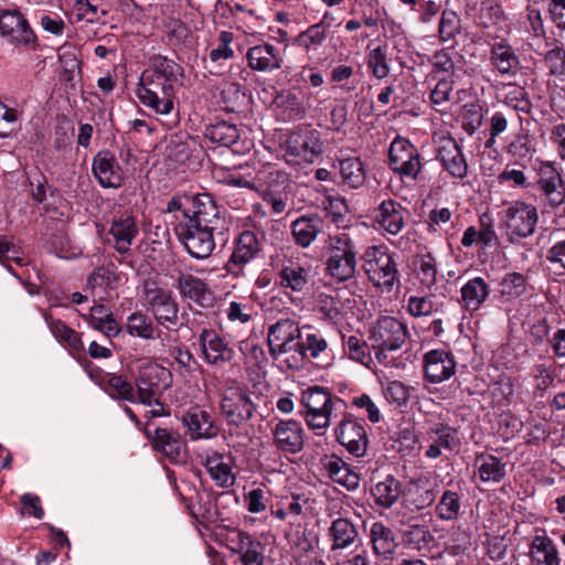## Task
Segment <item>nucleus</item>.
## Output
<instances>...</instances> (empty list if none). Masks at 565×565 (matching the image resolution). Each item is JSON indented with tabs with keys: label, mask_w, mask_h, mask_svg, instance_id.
Returning <instances> with one entry per match:
<instances>
[{
	"label": "nucleus",
	"mask_w": 565,
	"mask_h": 565,
	"mask_svg": "<svg viewBox=\"0 0 565 565\" xmlns=\"http://www.w3.org/2000/svg\"><path fill=\"white\" fill-rule=\"evenodd\" d=\"M181 67L172 60L156 55L145 70L136 88L139 102L157 115H169L174 108V85L181 75Z\"/></svg>",
	"instance_id": "f257e3e1"
},
{
	"label": "nucleus",
	"mask_w": 565,
	"mask_h": 565,
	"mask_svg": "<svg viewBox=\"0 0 565 565\" xmlns=\"http://www.w3.org/2000/svg\"><path fill=\"white\" fill-rule=\"evenodd\" d=\"M192 218L186 217L177 224L175 233L188 253L198 259L209 257L215 248L213 230L217 218V207L209 194H203Z\"/></svg>",
	"instance_id": "f03ea898"
},
{
	"label": "nucleus",
	"mask_w": 565,
	"mask_h": 565,
	"mask_svg": "<svg viewBox=\"0 0 565 565\" xmlns=\"http://www.w3.org/2000/svg\"><path fill=\"white\" fill-rule=\"evenodd\" d=\"M302 328L290 318H281L268 327L267 343L270 356L288 370L303 367L300 350Z\"/></svg>",
	"instance_id": "7ed1b4c3"
},
{
	"label": "nucleus",
	"mask_w": 565,
	"mask_h": 565,
	"mask_svg": "<svg viewBox=\"0 0 565 565\" xmlns=\"http://www.w3.org/2000/svg\"><path fill=\"white\" fill-rule=\"evenodd\" d=\"M326 248L329 252L326 264L327 274L337 281L353 278L358 264V249L351 236L345 232L329 234Z\"/></svg>",
	"instance_id": "20e7f679"
},
{
	"label": "nucleus",
	"mask_w": 565,
	"mask_h": 565,
	"mask_svg": "<svg viewBox=\"0 0 565 565\" xmlns=\"http://www.w3.org/2000/svg\"><path fill=\"white\" fill-rule=\"evenodd\" d=\"M342 401L334 397L327 388L311 386L301 393L302 412L307 426L317 436H323L330 426L331 416L337 404Z\"/></svg>",
	"instance_id": "39448f33"
},
{
	"label": "nucleus",
	"mask_w": 565,
	"mask_h": 565,
	"mask_svg": "<svg viewBox=\"0 0 565 565\" xmlns=\"http://www.w3.org/2000/svg\"><path fill=\"white\" fill-rule=\"evenodd\" d=\"M281 148L284 159L290 166L312 163L323 152L320 132L308 128L290 132Z\"/></svg>",
	"instance_id": "423d86ee"
},
{
	"label": "nucleus",
	"mask_w": 565,
	"mask_h": 565,
	"mask_svg": "<svg viewBox=\"0 0 565 565\" xmlns=\"http://www.w3.org/2000/svg\"><path fill=\"white\" fill-rule=\"evenodd\" d=\"M363 270L376 287L391 289L397 280V265L394 255L383 245L369 246L363 256Z\"/></svg>",
	"instance_id": "0eeeda50"
},
{
	"label": "nucleus",
	"mask_w": 565,
	"mask_h": 565,
	"mask_svg": "<svg viewBox=\"0 0 565 565\" xmlns=\"http://www.w3.org/2000/svg\"><path fill=\"white\" fill-rule=\"evenodd\" d=\"M507 235L510 242L531 236L539 222L535 205L524 201H513L501 212Z\"/></svg>",
	"instance_id": "6e6552de"
},
{
	"label": "nucleus",
	"mask_w": 565,
	"mask_h": 565,
	"mask_svg": "<svg viewBox=\"0 0 565 565\" xmlns=\"http://www.w3.org/2000/svg\"><path fill=\"white\" fill-rule=\"evenodd\" d=\"M171 384V372L157 362L145 360L138 365L136 386L140 403L152 405L156 401V396L170 387Z\"/></svg>",
	"instance_id": "1a4fd4ad"
},
{
	"label": "nucleus",
	"mask_w": 565,
	"mask_h": 565,
	"mask_svg": "<svg viewBox=\"0 0 565 565\" xmlns=\"http://www.w3.org/2000/svg\"><path fill=\"white\" fill-rule=\"evenodd\" d=\"M0 36L14 49L38 45V36L24 14L17 9L0 11Z\"/></svg>",
	"instance_id": "9d476101"
},
{
	"label": "nucleus",
	"mask_w": 565,
	"mask_h": 565,
	"mask_svg": "<svg viewBox=\"0 0 565 565\" xmlns=\"http://www.w3.org/2000/svg\"><path fill=\"white\" fill-rule=\"evenodd\" d=\"M255 408L250 394L244 387L232 385L224 388L221 412L230 425L239 426L249 420Z\"/></svg>",
	"instance_id": "9b49d317"
},
{
	"label": "nucleus",
	"mask_w": 565,
	"mask_h": 565,
	"mask_svg": "<svg viewBox=\"0 0 565 565\" xmlns=\"http://www.w3.org/2000/svg\"><path fill=\"white\" fill-rule=\"evenodd\" d=\"M390 164L401 177L414 180L422 169L420 154L414 145L398 137L390 147Z\"/></svg>",
	"instance_id": "f8f14e48"
},
{
	"label": "nucleus",
	"mask_w": 565,
	"mask_h": 565,
	"mask_svg": "<svg viewBox=\"0 0 565 565\" xmlns=\"http://www.w3.org/2000/svg\"><path fill=\"white\" fill-rule=\"evenodd\" d=\"M145 300L147 309L159 324L169 328L178 323L179 305L170 290L147 287Z\"/></svg>",
	"instance_id": "ddd939ff"
},
{
	"label": "nucleus",
	"mask_w": 565,
	"mask_h": 565,
	"mask_svg": "<svg viewBox=\"0 0 565 565\" xmlns=\"http://www.w3.org/2000/svg\"><path fill=\"white\" fill-rule=\"evenodd\" d=\"M409 215L407 207L393 200H383L373 212V223L386 235L397 236L406 225Z\"/></svg>",
	"instance_id": "4468645a"
},
{
	"label": "nucleus",
	"mask_w": 565,
	"mask_h": 565,
	"mask_svg": "<svg viewBox=\"0 0 565 565\" xmlns=\"http://www.w3.org/2000/svg\"><path fill=\"white\" fill-rule=\"evenodd\" d=\"M407 338V326L391 316L381 317L371 332V340L374 344L388 350H399Z\"/></svg>",
	"instance_id": "2eb2a0df"
},
{
	"label": "nucleus",
	"mask_w": 565,
	"mask_h": 565,
	"mask_svg": "<svg viewBox=\"0 0 565 565\" xmlns=\"http://www.w3.org/2000/svg\"><path fill=\"white\" fill-rule=\"evenodd\" d=\"M537 188L550 205L558 206L565 202V182L553 162H541L536 168Z\"/></svg>",
	"instance_id": "dca6fc26"
},
{
	"label": "nucleus",
	"mask_w": 565,
	"mask_h": 565,
	"mask_svg": "<svg viewBox=\"0 0 565 565\" xmlns=\"http://www.w3.org/2000/svg\"><path fill=\"white\" fill-rule=\"evenodd\" d=\"M337 440L354 457H362L367 449V434L362 422L344 418L335 428Z\"/></svg>",
	"instance_id": "f3484780"
},
{
	"label": "nucleus",
	"mask_w": 565,
	"mask_h": 565,
	"mask_svg": "<svg viewBox=\"0 0 565 565\" xmlns=\"http://www.w3.org/2000/svg\"><path fill=\"white\" fill-rule=\"evenodd\" d=\"M260 253V243L252 231H244L235 241V247L226 265L230 273L238 276L244 266L254 260Z\"/></svg>",
	"instance_id": "a211bd4d"
},
{
	"label": "nucleus",
	"mask_w": 565,
	"mask_h": 565,
	"mask_svg": "<svg viewBox=\"0 0 565 565\" xmlns=\"http://www.w3.org/2000/svg\"><path fill=\"white\" fill-rule=\"evenodd\" d=\"M138 233L139 228L136 217L129 214H121L111 220L108 231L109 242L116 252L124 255L130 250Z\"/></svg>",
	"instance_id": "6ab92c4d"
},
{
	"label": "nucleus",
	"mask_w": 565,
	"mask_h": 565,
	"mask_svg": "<svg viewBox=\"0 0 565 565\" xmlns=\"http://www.w3.org/2000/svg\"><path fill=\"white\" fill-rule=\"evenodd\" d=\"M302 332L299 351L303 354V364L307 356L316 360L319 365L329 364L332 360V353L322 332L310 326L302 327Z\"/></svg>",
	"instance_id": "aec40b11"
},
{
	"label": "nucleus",
	"mask_w": 565,
	"mask_h": 565,
	"mask_svg": "<svg viewBox=\"0 0 565 565\" xmlns=\"http://www.w3.org/2000/svg\"><path fill=\"white\" fill-rule=\"evenodd\" d=\"M273 436L275 446L284 452L296 454L303 447V428L295 419L278 422Z\"/></svg>",
	"instance_id": "412c9836"
},
{
	"label": "nucleus",
	"mask_w": 565,
	"mask_h": 565,
	"mask_svg": "<svg viewBox=\"0 0 565 565\" xmlns=\"http://www.w3.org/2000/svg\"><path fill=\"white\" fill-rule=\"evenodd\" d=\"M246 58L252 70L264 73L279 70L284 63L281 50L270 43H263L248 49Z\"/></svg>",
	"instance_id": "4be33fe9"
},
{
	"label": "nucleus",
	"mask_w": 565,
	"mask_h": 565,
	"mask_svg": "<svg viewBox=\"0 0 565 565\" xmlns=\"http://www.w3.org/2000/svg\"><path fill=\"white\" fill-rule=\"evenodd\" d=\"M437 158L451 177L463 179L468 174L467 160L455 139L444 138L440 140Z\"/></svg>",
	"instance_id": "5701e85b"
},
{
	"label": "nucleus",
	"mask_w": 565,
	"mask_h": 565,
	"mask_svg": "<svg viewBox=\"0 0 565 565\" xmlns=\"http://www.w3.org/2000/svg\"><path fill=\"white\" fill-rule=\"evenodd\" d=\"M425 374L430 383H441L450 379L456 371L454 355L444 350H431L424 356Z\"/></svg>",
	"instance_id": "b1692460"
},
{
	"label": "nucleus",
	"mask_w": 565,
	"mask_h": 565,
	"mask_svg": "<svg viewBox=\"0 0 565 565\" xmlns=\"http://www.w3.org/2000/svg\"><path fill=\"white\" fill-rule=\"evenodd\" d=\"M426 440L429 443L426 457L438 458L443 448L452 449L457 445V430L443 422L430 423L426 430Z\"/></svg>",
	"instance_id": "393cba45"
},
{
	"label": "nucleus",
	"mask_w": 565,
	"mask_h": 565,
	"mask_svg": "<svg viewBox=\"0 0 565 565\" xmlns=\"http://www.w3.org/2000/svg\"><path fill=\"white\" fill-rule=\"evenodd\" d=\"M93 173L104 188H119L124 173L114 154L98 152L93 160Z\"/></svg>",
	"instance_id": "a878e982"
},
{
	"label": "nucleus",
	"mask_w": 565,
	"mask_h": 565,
	"mask_svg": "<svg viewBox=\"0 0 565 565\" xmlns=\"http://www.w3.org/2000/svg\"><path fill=\"white\" fill-rule=\"evenodd\" d=\"M204 359L213 365H221L232 360L233 350L214 330L203 329L200 334Z\"/></svg>",
	"instance_id": "bb28decb"
},
{
	"label": "nucleus",
	"mask_w": 565,
	"mask_h": 565,
	"mask_svg": "<svg viewBox=\"0 0 565 565\" xmlns=\"http://www.w3.org/2000/svg\"><path fill=\"white\" fill-rule=\"evenodd\" d=\"M280 287L294 292H302L309 281V269L291 259L282 260L277 270Z\"/></svg>",
	"instance_id": "cd10ccee"
},
{
	"label": "nucleus",
	"mask_w": 565,
	"mask_h": 565,
	"mask_svg": "<svg viewBox=\"0 0 565 565\" xmlns=\"http://www.w3.org/2000/svg\"><path fill=\"white\" fill-rule=\"evenodd\" d=\"M323 221L316 214L301 215L291 222L290 231L294 242L302 247H309L322 231Z\"/></svg>",
	"instance_id": "c85d7f7f"
},
{
	"label": "nucleus",
	"mask_w": 565,
	"mask_h": 565,
	"mask_svg": "<svg viewBox=\"0 0 565 565\" xmlns=\"http://www.w3.org/2000/svg\"><path fill=\"white\" fill-rule=\"evenodd\" d=\"M373 372L382 387V394L388 404L396 407H402L407 404L413 391L412 386L397 380H391V375L384 370H373Z\"/></svg>",
	"instance_id": "c756f323"
},
{
	"label": "nucleus",
	"mask_w": 565,
	"mask_h": 565,
	"mask_svg": "<svg viewBox=\"0 0 565 565\" xmlns=\"http://www.w3.org/2000/svg\"><path fill=\"white\" fill-rule=\"evenodd\" d=\"M118 274L108 267H99L87 279V289L98 300H106L119 285Z\"/></svg>",
	"instance_id": "7c9ffc66"
},
{
	"label": "nucleus",
	"mask_w": 565,
	"mask_h": 565,
	"mask_svg": "<svg viewBox=\"0 0 565 565\" xmlns=\"http://www.w3.org/2000/svg\"><path fill=\"white\" fill-rule=\"evenodd\" d=\"M205 468L216 486L226 488L234 483L235 476L231 456L213 452L206 457Z\"/></svg>",
	"instance_id": "2f4dec72"
},
{
	"label": "nucleus",
	"mask_w": 565,
	"mask_h": 565,
	"mask_svg": "<svg viewBox=\"0 0 565 565\" xmlns=\"http://www.w3.org/2000/svg\"><path fill=\"white\" fill-rule=\"evenodd\" d=\"M461 306L467 311H477L490 295V287L482 277L469 279L460 289Z\"/></svg>",
	"instance_id": "473e14b6"
},
{
	"label": "nucleus",
	"mask_w": 565,
	"mask_h": 565,
	"mask_svg": "<svg viewBox=\"0 0 565 565\" xmlns=\"http://www.w3.org/2000/svg\"><path fill=\"white\" fill-rule=\"evenodd\" d=\"M370 540L374 554L385 559L390 558L398 546L392 529L382 522H374L371 525Z\"/></svg>",
	"instance_id": "72a5a7b5"
},
{
	"label": "nucleus",
	"mask_w": 565,
	"mask_h": 565,
	"mask_svg": "<svg viewBox=\"0 0 565 565\" xmlns=\"http://www.w3.org/2000/svg\"><path fill=\"white\" fill-rule=\"evenodd\" d=\"M491 65L501 74L513 76L520 68L514 50L507 43H495L490 50Z\"/></svg>",
	"instance_id": "f704fd0d"
},
{
	"label": "nucleus",
	"mask_w": 565,
	"mask_h": 565,
	"mask_svg": "<svg viewBox=\"0 0 565 565\" xmlns=\"http://www.w3.org/2000/svg\"><path fill=\"white\" fill-rule=\"evenodd\" d=\"M99 386L113 398L124 399L131 403L139 402L138 390L122 375L105 374L99 380Z\"/></svg>",
	"instance_id": "c9c22d12"
},
{
	"label": "nucleus",
	"mask_w": 565,
	"mask_h": 565,
	"mask_svg": "<svg viewBox=\"0 0 565 565\" xmlns=\"http://www.w3.org/2000/svg\"><path fill=\"white\" fill-rule=\"evenodd\" d=\"M154 448L162 452L171 461L182 459L184 441L178 433L166 428H157L153 437Z\"/></svg>",
	"instance_id": "e433bc0d"
},
{
	"label": "nucleus",
	"mask_w": 565,
	"mask_h": 565,
	"mask_svg": "<svg viewBox=\"0 0 565 565\" xmlns=\"http://www.w3.org/2000/svg\"><path fill=\"white\" fill-rule=\"evenodd\" d=\"M532 565H561L558 551L553 541L545 535H537L530 545Z\"/></svg>",
	"instance_id": "4c0bfd02"
},
{
	"label": "nucleus",
	"mask_w": 565,
	"mask_h": 565,
	"mask_svg": "<svg viewBox=\"0 0 565 565\" xmlns=\"http://www.w3.org/2000/svg\"><path fill=\"white\" fill-rule=\"evenodd\" d=\"M189 513L206 525L217 520L218 511L214 497H182Z\"/></svg>",
	"instance_id": "58836bf2"
},
{
	"label": "nucleus",
	"mask_w": 565,
	"mask_h": 565,
	"mask_svg": "<svg viewBox=\"0 0 565 565\" xmlns=\"http://www.w3.org/2000/svg\"><path fill=\"white\" fill-rule=\"evenodd\" d=\"M275 103L284 120H297L306 115V106L300 92L284 90L277 95Z\"/></svg>",
	"instance_id": "ea45409f"
},
{
	"label": "nucleus",
	"mask_w": 565,
	"mask_h": 565,
	"mask_svg": "<svg viewBox=\"0 0 565 565\" xmlns=\"http://www.w3.org/2000/svg\"><path fill=\"white\" fill-rule=\"evenodd\" d=\"M329 537L332 552L344 550L355 542L358 530L349 520L339 518L332 522L329 529Z\"/></svg>",
	"instance_id": "a19ab883"
},
{
	"label": "nucleus",
	"mask_w": 565,
	"mask_h": 565,
	"mask_svg": "<svg viewBox=\"0 0 565 565\" xmlns=\"http://www.w3.org/2000/svg\"><path fill=\"white\" fill-rule=\"evenodd\" d=\"M178 289L182 297L203 306L210 299V290L200 278L190 274H181L178 277Z\"/></svg>",
	"instance_id": "79ce46f5"
},
{
	"label": "nucleus",
	"mask_w": 565,
	"mask_h": 565,
	"mask_svg": "<svg viewBox=\"0 0 565 565\" xmlns=\"http://www.w3.org/2000/svg\"><path fill=\"white\" fill-rule=\"evenodd\" d=\"M204 136L212 143L227 148L236 146L241 139L237 127L226 121H218L207 126Z\"/></svg>",
	"instance_id": "37998d69"
},
{
	"label": "nucleus",
	"mask_w": 565,
	"mask_h": 565,
	"mask_svg": "<svg viewBox=\"0 0 565 565\" xmlns=\"http://www.w3.org/2000/svg\"><path fill=\"white\" fill-rule=\"evenodd\" d=\"M329 12H326L322 20L307 28L295 38V44L302 47L305 51L318 50L327 39L328 25L326 19Z\"/></svg>",
	"instance_id": "c03bdc74"
},
{
	"label": "nucleus",
	"mask_w": 565,
	"mask_h": 565,
	"mask_svg": "<svg viewBox=\"0 0 565 565\" xmlns=\"http://www.w3.org/2000/svg\"><path fill=\"white\" fill-rule=\"evenodd\" d=\"M44 320L51 333L58 342L74 351L83 349V343L78 333L71 329L65 322L60 319H54L50 313L44 315Z\"/></svg>",
	"instance_id": "a18cd8bd"
},
{
	"label": "nucleus",
	"mask_w": 565,
	"mask_h": 565,
	"mask_svg": "<svg viewBox=\"0 0 565 565\" xmlns=\"http://www.w3.org/2000/svg\"><path fill=\"white\" fill-rule=\"evenodd\" d=\"M339 173L343 185L359 189L365 182V170L359 158H347L339 161Z\"/></svg>",
	"instance_id": "49530a36"
},
{
	"label": "nucleus",
	"mask_w": 565,
	"mask_h": 565,
	"mask_svg": "<svg viewBox=\"0 0 565 565\" xmlns=\"http://www.w3.org/2000/svg\"><path fill=\"white\" fill-rule=\"evenodd\" d=\"M183 424L186 426L191 438H207L213 435V425L206 412L195 409L183 416Z\"/></svg>",
	"instance_id": "de8ad7c7"
},
{
	"label": "nucleus",
	"mask_w": 565,
	"mask_h": 565,
	"mask_svg": "<svg viewBox=\"0 0 565 565\" xmlns=\"http://www.w3.org/2000/svg\"><path fill=\"white\" fill-rule=\"evenodd\" d=\"M477 475L481 482H499L505 475L504 465L492 455L480 456L476 459Z\"/></svg>",
	"instance_id": "09e8293b"
},
{
	"label": "nucleus",
	"mask_w": 565,
	"mask_h": 565,
	"mask_svg": "<svg viewBox=\"0 0 565 565\" xmlns=\"http://www.w3.org/2000/svg\"><path fill=\"white\" fill-rule=\"evenodd\" d=\"M73 10L77 22L84 21L90 24L100 23L109 12L95 0H74Z\"/></svg>",
	"instance_id": "8fccbe9b"
},
{
	"label": "nucleus",
	"mask_w": 565,
	"mask_h": 565,
	"mask_svg": "<svg viewBox=\"0 0 565 565\" xmlns=\"http://www.w3.org/2000/svg\"><path fill=\"white\" fill-rule=\"evenodd\" d=\"M498 291L503 301L515 300L525 294L526 280L522 274H507L499 282Z\"/></svg>",
	"instance_id": "3c124183"
},
{
	"label": "nucleus",
	"mask_w": 565,
	"mask_h": 565,
	"mask_svg": "<svg viewBox=\"0 0 565 565\" xmlns=\"http://www.w3.org/2000/svg\"><path fill=\"white\" fill-rule=\"evenodd\" d=\"M216 536L228 550L237 554L254 542L248 533L228 526H220Z\"/></svg>",
	"instance_id": "603ef678"
},
{
	"label": "nucleus",
	"mask_w": 565,
	"mask_h": 565,
	"mask_svg": "<svg viewBox=\"0 0 565 565\" xmlns=\"http://www.w3.org/2000/svg\"><path fill=\"white\" fill-rule=\"evenodd\" d=\"M127 331L132 337L152 340L156 338V328L152 320L143 312H132L127 318Z\"/></svg>",
	"instance_id": "864d4df0"
},
{
	"label": "nucleus",
	"mask_w": 565,
	"mask_h": 565,
	"mask_svg": "<svg viewBox=\"0 0 565 565\" xmlns=\"http://www.w3.org/2000/svg\"><path fill=\"white\" fill-rule=\"evenodd\" d=\"M255 189L267 186L270 190H276L284 185L288 178L287 174L274 164L267 163L263 166L254 175Z\"/></svg>",
	"instance_id": "5fc2aeb1"
},
{
	"label": "nucleus",
	"mask_w": 565,
	"mask_h": 565,
	"mask_svg": "<svg viewBox=\"0 0 565 565\" xmlns=\"http://www.w3.org/2000/svg\"><path fill=\"white\" fill-rule=\"evenodd\" d=\"M203 194H200L195 198H173L167 206L168 213L174 214V220L178 224L183 223L186 217L192 218V215H195V211H198L199 200Z\"/></svg>",
	"instance_id": "6e6d98bb"
},
{
	"label": "nucleus",
	"mask_w": 565,
	"mask_h": 565,
	"mask_svg": "<svg viewBox=\"0 0 565 565\" xmlns=\"http://www.w3.org/2000/svg\"><path fill=\"white\" fill-rule=\"evenodd\" d=\"M344 353L353 361L371 367L373 362L367 344L362 339L350 335L344 340Z\"/></svg>",
	"instance_id": "4d7b16f0"
},
{
	"label": "nucleus",
	"mask_w": 565,
	"mask_h": 565,
	"mask_svg": "<svg viewBox=\"0 0 565 565\" xmlns=\"http://www.w3.org/2000/svg\"><path fill=\"white\" fill-rule=\"evenodd\" d=\"M331 478L334 483L343 487L348 491H353L360 483V477L343 462H332L330 465Z\"/></svg>",
	"instance_id": "13d9d810"
},
{
	"label": "nucleus",
	"mask_w": 565,
	"mask_h": 565,
	"mask_svg": "<svg viewBox=\"0 0 565 565\" xmlns=\"http://www.w3.org/2000/svg\"><path fill=\"white\" fill-rule=\"evenodd\" d=\"M366 65L371 74L377 79L387 77L391 71L386 52L381 46L369 52Z\"/></svg>",
	"instance_id": "bf43d9fd"
},
{
	"label": "nucleus",
	"mask_w": 565,
	"mask_h": 565,
	"mask_svg": "<svg viewBox=\"0 0 565 565\" xmlns=\"http://www.w3.org/2000/svg\"><path fill=\"white\" fill-rule=\"evenodd\" d=\"M406 310L414 318L428 317L437 311V303L433 296H411L407 299Z\"/></svg>",
	"instance_id": "052dcab7"
},
{
	"label": "nucleus",
	"mask_w": 565,
	"mask_h": 565,
	"mask_svg": "<svg viewBox=\"0 0 565 565\" xmlns=\"http://www.w3.org/2000/svg\"><path fill=\"white\" fill-rule=\"evenodd\" d=\"M461 30V19L452 10H445L439 21V36L446 42L456 38Z\"/></svg>",
	"instance_id": "680f3d73"
},
{
	"label": "nucleus",
	"mask_w": 565,
	"mask_h": 565,
	"mask_svg": "<svg viewBox=\"0 0 565 565\" xmlns=\"http://www.w3.org/2000/svg\"><path fill=\"white\" fill-rule=\"evenodd\" d=\"M507 152L513 158L523 160L532 157L535 152V148L527 134H519L508 145Z\"/></svg>",
	"instance_id": "e2e57ef3"
},
{
	"label": "nucleus",
	"mask_w": 565,
	"mask_h": 565,
	"mask_svg": "<svg viewBox=\"0 0 565 565\" xmlns=\"http://www.w3.org/2000/svg\"><path fill=\"white\" fill-rule=\"evenodd\" d=\"M318 311L323 315L327 320L337 322L342 317V305L341 302L329 295L321 294L317 300Z\"/></svg>",
	"instance_id": "0e129e2a"
},
{
	"label": "nucleus",
	"mask_w": 565,
	"mask_h": 565,
	"mask_svg": "<svg viewBox=\"0 0 565 565\" xmlns=\"http://www.w3.org/2000/svg\"><path fill=\"white\" fill-rule=\"evenodd\" d=\"M226 318L231 322L247 323L254 316V307L248 301H231L225 309Z\"/></svg>",
	"instance_id": "69168bd1"
},
{
	"label": "nucleus",
	"mask_w": 565,
	"mask_h": 565,
	"mask_svg": "<svg viewBox=\"0 0 565 565\" xmlns=\"http://www.w3.org/2000/svg\"><path fill=\"white\" fill-rule=\"evenodd\" d=\"M430 62L436 73H443L448 78L456 76V65L448 50L437 51Z\"/></svg>",
	"instance_id": "338daca9"
},
{
	"label": "nucleus",
	"mask_w": 565,
	"mask_h": 565,
	"mask_svg": "<svg viewBox=\"0 0 565 565\" xmlns=\"http://www.w3.org/2000/svg\"><path fill=\"white\" fill-rule=\"evenodd\" d=\"M545 63L552 75L565 74V50L556 46L550 50L545 55Z\"/></svg>",
	"instance_id": "774afa93"
}]
</instances>
